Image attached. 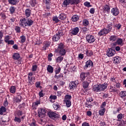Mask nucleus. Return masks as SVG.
<instances>
[{
	"instance_id": "23",
	"label": "nucleus",
	"mask_w": 126,
	"mask_h": 126,
	"mask_svg": "<svg viewBox=\"0 0 126 126\" xmlns=\"http://www.w3.org/2000/svg\"><path fill=\"white\" fill-rule=\"evenodd\" d=\"M114 63H116V64H118L121 63V60H120V57H115L114 58L113 60Z\"/></svg>"
},
{
	"instance_id": "5",
	"label": "nucleus",
	"mask_w": 126,
	"mask_h": 126,
	"mask_svg": "<svg viewBox=\"0 0 126 126\" xmlns=\"http://www.w3.org/2000/svg\"><path fill=\"white\" fill-rule=\"evenodd\" d=\"M46 114V109L44 108H39L38 110V114L39 118H44Z\"/></svg>"
},
{
	"instance_id": "39",
	"label": "nucleus",
	"mask_w": 126,
	"mask_h": 126,
	"mask_svg": "<svg viewBox=\"0 0 126 126\" xmlns=\"http://www.w3.org/2000/svg\"><path fill=\"white\" fill-rule=\"evenodd\" d=\"M118 45H120L121 46H123L124 45V43H123V39L122 38H119L116 41Z\"/></svg>"
},
{
	"instance_id": "24",
	"label": "nucleus",
	"mask_w": 126,
	"mask_h": 126,
	"mask_svg": "<svg viewBox=\"0 0 126 126\" xmlns=\"http://www.w3.org/2000/svg\"><path fill=\"white\" fill-rule=\"evenodd\" d=\"M58 51H59V53L61 56H65V54H66V50H65V49H60Z\"/></svg>"
},
{
	"instance_id": "1",
	"label": "nucleus",
	"mask_w": 126,
	"mask_h": 126,
	"mask_svg": "<svg viewBox=\"0 0 126 126\" xmlns=\"http://www.w3.org/2000/svg\"><path fill=\"white\" fill-rule=\"evenodd\" d=\"M33 23H34V21L32 20L31 19H29L28 18H23L20 20L19 25L22 26V27H30L33 25Z\"/></svg>"
},
{
	"instance_id": "2",
	"label": "nucleus",
	"mask_w": 126,
	"mask_h": 126,
	"mask_svg": "<svg viewBox=\"0 0 126 126\" xmlns=\"http://www.w3.org/2000/svg\"><path fill=\"white\" fill-rule=\"evenodd\" d=\"M48 116L50 119H59L60 115L57 114V112L49 111L48 113Z\"/></svg>"
},
{
	"instance_id": "28",
	"label": "nucleus",
	"mask_w": 126,
	"mask_h": 126,
	"mask_svg": "<svg viewBox=\"0 0 126 126\" xmlns=\"http://www.w3.org/2000/svg\"><path fill=\"white\" fill-rule=\"evenodd\" d=\"M59 18L61 20H64L66 18V15L63 13H61L60 14Z\"/></svg>"
},
{
	"instance_id": "59",
	"label": "nucleus",
	"mask_w": 126,
	"mask_h": 126,
	"mask_svg": "<svg viewBox=\"0 0 126 126\" xmlns=\"http://www.w3.org/2000/svg\"><path fill=\"white\" fill-rule=\"evenodd\" d=\"M40 85H41L40 82H37L35 83V86L36 88H41V86Z\"/></svg>"
},
{
	"instance_id": "35",
	"label": "nucleus",
	"mask_w": 126,
	"mask_h": 126,
	"mask_svg": "<svg viewBox=\"0 0 126 126\" xmlns=\"http://www.w3.org/2000/svg\"><path fill=\"white\" fill-rule=\"evenodd\" d=\"M89 30V29L86 27L81 28V31L83 33V34H86V33H87V31H88Z\"/></svg>"
},
{
	"instance_id": "16",
	"label": "nucleus",
	"mask_w": 126,
	"mask_h": 126,
	"mask_svg": "<svg viewBox=\"0 0 126 126\" xmlns=\"http://www.w3.org/2000/svg\"><path fill=\"white\" fill-rule=\"evenodd\" d=\"M100 88V91H104L105 89H107V88L108 87V84L107 83H104L103 84H99Z\"/></svg>"
},
{
	"instance_id": "32",
	"label": "nucleus",
	"mask_w": 126,
	"mask_h": 126,
	"mask_svg": "<svg viewBox=\"0 0 126 126\" xmlns=\"http://www.w3.org/2000/svg\"><path fill=\"white\" fill-rule=\"evenodd\" d=\"M53 106L54 110H56V111H58V109L61 108V106H60V104L58 103L53 104Z\"/></svg>"
},
{
	"instance_id": "40",
	"label": "nucleus",
	"mask_w": 126,
	"mask_h": 126,
	"mask_svg": "<svg viewBox=\"0 0 126 126\" xmlns=\"http://www.w3.org/2000/svg\"><path fill=\"white\" fill-rule=\"evenodd\" d=\"M124 116V114L120 113L119 114H118V115L117 116V118L118 119V122H121V121H122V119H123V117Z\"/></svg>"
},
{
	"instance_id": "60",
	"label": "nucleus",
	"mask_w": 126,
	"mask_h": 126,
	"mask_svg": "<svg viewBox=\"0 0 126 126\" xmlns=\"http://www.w3.org/2000/svg\"><path fill=\"white\" fill-rule=\"evenodd\" d=\"M37 65H33L32 67V71H36L37 70Z\"/></svg>"
},
{
	"instance_id": "20",
	"label": "nucleus",
	"mask_w": 126,
	"mask_h": 126,
	"mask_svg": "<svg viewBox=\"0 0 126 126\" xmlns=\"http://www.w3.org/2000/svg\"><path fill=\"white\" fill-rule=\"evenodd\" d=\"M85 52L86 55L88 57H92V56H93V51H92V50H88V49H86Z\"/></svg>"
},
{
	"instance_id": "12",
	"label": "nucleus",
	"mask_w": 126,
	"mask_h": 126,
	"mask_svg": "<svg viewBox=\"0 0 126 126\" xmlns=\"http://www.w3.org/2000/svg\"><path fill=\"white\" fill-rule=\"evenodd\" d=\"M51 45V42L49 41L44 42L43 43V46L42 47V50H46L47 48H49Z\"/></svg>"
},
{
	"instance_id": "13",
	"label": "nucleus",
	"mask_w": 126,
	"mask_h": 126,
	"mask_svg": "<svg viewBox=\"0 0 126 126\" xmlns=\"http://www.w3.org/2000/svg\"><path fill=\"white\" fill-rule=\"evenodd\" d=\"M93 91H94V92H100V91H101L100 85H95L94 86Z\"/></svg>"
},
{
	"instance_id": "62",
	"label": "nucleus",
	"mask_w": 126,
	"mask_h": 126,
	"mask_svg": "<svg viewBox=\"0 0 126 126\" xmlns=\"http://www.w3.org/2000/svg\"><path fill=\"white\" fill-rule=\"evenodd\" d=\"M17 116H18V117H21V116H22V111L19 110L17 113Z\"/></svg>"
},
{
	"instance_id": "42",
	"label": "nucleus",
	"mask_w": 126,
	"mask_h": 126,
	"mask_svg": "<svg viewBox=\"0 0 126 126\" xmlns=\"http://www.w3.org/2000/svg\"><path fill=\"white\" fill-rule=\"evenodd\" d=\"M106 109L105 108H102L99 111V114L100 116H104L105 114V110Z\"/></svg>"
},
{
	"instance_id": "11",
	"label": "nucleus",
	"mask_w": 126,
	"mask_h": 126,
	"mask_svg": "<svg viewBox=\"0 0 126 126\" xmlns=\"http://www.w3.org/2000/svg\"><path fill=\"white\" fill-rule=\"evenodd\" d=\"M108 33L109 32H108V31H107V29L104 28L98 32V35L103 36L104 35H107Z\"/></svg>"
},
{
	"instance_id": "15",
	"label": "nucleus",
	"mask_w": 126,
	"mask_h": 126,
	"mask_svg": "<svg viewBox=\"0 0 126 126\" xmlns=\"http://www.w3.org/2000/svg\"><path fill=\"white\" fill-rule=\"evenodd\" d=\"M110 6L108 5H105L104 6L103 8V12L104 13H110Z\"/></svg>"
},
{
	"instance_id": "30",
	"label": "nucleus",
	"mask_w": 126,
	"mask_h": 126,
	"mask_svg": "<svg viewBox=\"0 0 126 126\" xmlns=\"http://www.w3.org/2000/svg\"><path fill=\"white\" fill-rule=\"evenodd\" d=\"M63 61V57L62 55L58 57L56 60L57 63H61Z\"/></svg>"
},
{
	"instance_id": "9",
	"label": "nucleus",
	"mask_w": 126,
	"mask_h": 126,
	"mask_svg": "<svg viewBox=\"0 0 126 126\" xmlns=\"http://www.w3.org/2000/svg\"><path fill=\"white\" fill-rule=\"evenodd\" d=\"M83 82L82 86L84 88V90H86L87 88H88V86H89V84L91 82V81L89 80V82H87V81H82Z\"/></svg>"
},
{
	"instance_id": "22",
	"label": "nucleus",
	"mask_w": 126,
	"mask_h": 126,
	"mask_svg": "<svg viewBox=\"0 0 126 126\" xmlns=\"http://www.w3.org/2000/svg\"><path fill=\"white\" fill-rule=\"evenodd\" d=\"M12 58L13 60L17 61V60H19V58H20V55H19V53H14Z\"/></svg>"
},
{
	"instance_id": "26",
	"label": "nucleus",
	"mask_w": 126,
	"mask_h": 126,
	"mask_svg": "<svg viewBox=\"0 0 126 126\" xmlns=\"http://www.w3.org/2000/svg\"><path fill=\"white\" fill-rule=\"evenodd\" d=\"M47 71L49 72V73H53L54 72V67L51 66V65H49L47 68Z\"/></svg>"
},
{
	"instance_id": "7",
	"label": "nucleus",
	"mask_w": 126,
	"mask_h": 126,
	"mask_svg": "<svg viewBox=\"0 0 126 126\" xmlns=\"http://www.w3.org/2000/svg\"><path fill=\"white\" fill-rule=\"evenodd\" d=\"M88 74H89V73H85V72H82L80 74V78L81 81H84L85 80V79L88 76Z\"/></svg>"
},
{
	"instance_id": "29",
	"label": "nucleus",
	"mask_w": 126,
	"mask_h": 126,
	"mask_svg": "<svg viewBox=\"0 0 126 126\" xmlns=\"http://www.w3.org/2000/svg\"><path fill=\"white\" fill-rule=\"evenodd\" d=\"M70 4H78L80 3V0H70Z\"/></svg>"
},
{
	"instance_id": "53",
	"label": "nucleus",
	"mask_w": 126,
	"mask_h": 126,
	"mask_svg": "<svg viewBox=\"0 0 126 126\" xmlns=\"http://www.w3.org/2000/svg\"><path fill=\"white\" fill-rule=\"evenodd\" d=\"M36 3H37L36 0H32L31 1V5H32V6H34L36 5Z\"/></svg>"
},
{
	"instance_id": "27",
	"label": "nucleus",
	"mask_w": 126,
	"mask_h": 126,
	"mask_svg": "<svg viewBox=\"0 0 126 126\" xmlns=\"http://www.w3.org/2000/svg\"><path fill=\"white\" fill-rule=\"evenodd\" d=\"M8 2L9 4H11V5H16L17 0H8Z\"/></svg>"
},
{
	"instance_id": "47",
	"label": "nucleus",
	"mask_w": 126,
	"mask_h": 126,
	"mask_svg": "<svg viewBox=\"0 0 126 126\" xmlns=\"http://www.w3.org/2000/svg\"><path fill=\"white\" fill-rule=\"evenodd\" d=\"M21 40V43H24L25 41H26V37L24 35H22L20 37Z\"/></svg>"
},
{
	"instance_id": "19",
	"label": "nucleus",
	"mask_w": 126,
	"mask_h": 126,
	"mask_svg": "<svg viewBox=\"0 0 126 126\" xmlns=\"http://www.w3.org/2000/svg\"><path fill=\"white\" fill-rule=\"evenodd\" d=\"M21 99H22V97L20 95H18L16 97L13 98V100L16 103H19V102H21Z\"/></svg>"
},
{
	"instance_id": "56",
	"label": "nucleus",
	"mask_w": 126,
	"mask_h": 126,
	"mask_svg": "<svg viewBox=\"0 0 126 126\" xmlns=\"http://www.w3.org/2000/svg\"><path fill=\"white\" fill-rule=\"evenodd\" d=\"M114 27H116V28H117L118 30H120V29H121L122 27V25H121L120 24H116L114 25Z\"/></svg>"
},
{
	"instance_id": "14",
	"label": "nucleus",
	"mask_w": 126,
	"mask_h": 126,
	"mask_svg": "<svg viewBox=\"0 0 126 126\" xmlns=\"http://www.w3.org/2000/svg\"><path fill=\"white\" fill-rule=\"evenodd\" d=\"M78 32H79V28L76 27L71 30V34H72V35H77Z\"/></svg>"
},
{
	"instance_id": "61",
	"label": "nucleus",
	"mask_w": 126,
	"mask_h": 126,
	"mask_svg": "<svg viewBox=\"0 0 126 126\" xmlns=\"http://www.w3.org/2000/svg\"><path fill=\"white\" fill-rule=\"evenodd\" d=\"M61 72V67H59L58 68H56V70H55L56 74H59Z\"/></svg>"
},
{
	"instance_id": "25",
	"label": "nucleus",
	"mask_w": 126,
	"mask_h": 126,
	"mask_svg": "<svg viewBox=\"0 0 126 126\" xmlns=\"http://www.w3.org/2000/svg\"><path fill=\"white\" fill-rule=\"evenodd\" d=\"M25 13L27 17H29L30 15H31V10L29 8L26 9L25 11Z\"/></svg>"
},
{
	"instance_id": "43",
	"label": "nucleus",
	"mask_w": 126,
	"mask_h": 126,
	"mask_svg": "<svg viewBox=\"0 0 126 126\" xmlns=\"http://www.w3.org/2000/svg\"><path fill=\"white\" fill-rule=\"evenodd\" d=\"M107 28V31H108V32L109 33L112 31V29L113 28V25H108Z\"/></svg>"
},
{
	"instance_id": "6",
	"label": "nucleus",
	"mask_w": 126,
	"mask_h": 126,
	"mask_svg": "<svg viewBox=\"0 0 126 126\" xmlns=\"http://www.w3.org/2000/svg\"><path fill=\"white\" fill-rule=\"evenodd\" d=\"M94 66V65L93 64V62H92L91 60L87 61L86 63V65L84 66V69H87L88 67H93Z\"/></svg>"
},
{
	"instance_id": "36",
	"label": "nucleus",
	"mask_w": 126,
	"mask_h": 126,
	"mask_svg": "<svg viewBox=\"0 0 126 126\" xmlns=\"http://www.w3.org/2000/svg\"><path fill=\"white\" fill-rule=\"evenodd\" d=\"M109 41H112L113 42H115L117 41V36L116 35H112L109 38Z\"/></svg>"
},
{
	"instance_id": "50",
	"label": "nucleus",
	"mask_w": 126,
	"mask_h": 126,
	"mask_svg": "<svg viewBox=\"0 0 126 126\" xmlns=\"http://www.w3.org/2000/svg\"><path fill=\"white\" fill-rule=\"evenodd\" d=\"M54 77L55 78H56V79H59V78L63 77V74H61L59 75H58L57 74H55V75L54 76Z\"/></svg>"
},
{
	"instance_id": "57",
	"label": "nucleus",
	"mask_w": 126,
	"mask_h": 126,
	"mask_svg": "<svg viewBox=\"0 0 126 126\" xmlns=\"http://www.w3.org/2000/svg\"><path fill=\"white\" fill-rule=\"evenodd\" d=\"M84 5H85V6H87V7H90L91 6H92L91 5H90V2H88V1H86L84 3Z\"/></svg>"
},
{
	"instance_id": "49",
	"label": "nucleus",
	"mask_w": 126,
	"mask_h": 126,
	"mask_svg": "<svg viewBox=\"0 0 126 126\" xmlns=\"http://www.w3.org/2000/svg\"><path fill=\"white\" fill-rule=\"evenodd\" d=\"M9 10L11 14H13V13H14V11H15V8L13 6H11Z\"/></svg>"
},
{
	"instance_id": "41",
	"label": "nucleus",
	"mask_w": 126,
	"mask_h": 126,
	"mask_svg": "<svg viewBox=\"0 0 126 126\" xmlns=\"http://www.w3.org/2000/svg\"><path fill=\"white\" fill-rule=\"evenodd\" d=\"M28 80H30V81L29 82L30 84H31V85H32V83H31V82H32V81H34V80H35V78L34 77H32L30 78V77L29 76L28 77Z\"/></svg>"
},
{
	"instance_id": "58",
	"label": "nucleus",
	"mask_w": 126,
	"mask_h": 126,
	"mask_svg": "<svg viewBox=\"0 0 126 126\" xmlns=\"http://www.w3.org/2000/svg\"><path fill=\"white\" fill-rule=\"evenodd\" d=\"M0 15L2 19H5L6 18V16H5L4 13H0Z\"/></svg>"
},
{
	"instance_id": "37",
	"label": "nucleus",
	"mask_w": 126,
	"mask_h": 126,
	"mask_svg": "<svg viewBox=\"0 0 126 126\" xmlns=\"http://www.w3.org/2000/svg\"><path fill=\"white\" fill-rule=\"evenodd\" d=\"M121 98H125L126 96V91H121L120 94Z\"/></svg>"
},
{
	"instance_id": "18",
	"label": "nucleus",
	"mask_w": 126,
	"mask_h": 126,
	"mask_svg": "<svg viewBox=\"0 0 126 126\" xmlns=\"http://www.w3.org/2000/svg\"><path fill=\"white\" fill-rule=\"evenodd\" d=\"M61 36L56 33L55 35H54L53 37V40L54 42H58L60 39H61Z\"/></svg>"
},
{
	"instance_id": "54",
	"label": "nucleus",
	"mask_w": 126,
	"mask_h": 126,
	"mask_svg": "<svg viewBox=\"0 0 126 126\" xmlns=\"http://www.w3.org/2000/svg\"><path fill=\"white\" fill-rule=\"evenodd\" d=\"M10 39V37L9 35H6V36H5V38H4V42H5V43H7V42L9 41Z\"/></svg>"
},
{
	"instance_id": "8",
	"label": "nucleus",
	"mask_w": 126,
	"mask_h": 126,
	"mask_svg": "<svg viewBox=\"0 0 126 126\" xmlns=\"http://www.w3.org/2000/svg\"><path fill=\"white\" fill-rule=\"evenodd\" d=\"M111 12L114 16H117L120 14V11L117 7L113 8Z\"/></svg>"
},
{
	"instance_id": "31",
	"label": "nucleus",
	"mask_w": 126,
	"mask_h": 126,
	"mask_svg": "<svg viewBox=\"0 0 126 126\" xmlns=\"http://www.w3.org/2000/svg\"><path fill=\"white\" fill-rule=\"evenodd\" d=\"M76 86V85L75 84V82H71L69 84V87L70 88V89H73L74 88H75Z\"/></svg>"
},
{
	"instance_id": "55",
	"label": "nucleus",
	"mask_w": 126,
	"mask_h": 126,
	"mask_svg": "<svg viewBox=\"0 0 126 126\" xmlns=\"http://www.w3.org/2000/svg\"><path fill=\"white\" fill-rule=\"evenodd\" d=\"M57 34L59 35V36H61V37L62 36H63V30H59V31Z\"/></svg>"
},
{
	"instance_id": "4",
	"label": "nucleus",
	"mask_w": 126,
	"mask_h": 126,
	"mask_svg": "<svg viewBox=\"0 0 126 126\" xmlns=\"http://www.w3.org/2000/svg\"><path fill=\"white\" fill-rule=\"evenodd\" d=\"M86 41L88 42V43H90L91 44V43H94L95 42V37L92 35H88L86 37Z\"/></svg>"
},
{
	"instance_id": "21",
	"label": "nucleus",
	"mask_w": 126,
	"mask_h": 126,
	"mask_svg": "<svg viewBox=\"0 0 126 126\" xmlns=\"http://www.w3.org/2000/svg\"><path fill=\"white\" fill-rule=\"evenodd\" d=\"M70 2V0H64L63 3V7H66Z\"/></svg>"
},
{
	"instance_id": "33",
	"label": "nucleus",
	"mask_w": 126,
	"mask_h": 126,
	"mask_svg": "<svg viewBox=\"0 0 126 126\" xmlns=\"http://www.w3.org/2000/svg\"><path fill=\"white\" fill-rule=\"evenodd\" d=\"M4 112H6V108L3 106H1L0 108V115H3Z\"/></svg>"
},
{
	"instance_id": "34",
	"label": "nucleus",
	"mask_w": 126,
	"mask_h": 126,
	"mask_svg": "<svg viewBox=\"0 0 126 126\" xmlns=\"http://www.w3.org/2000/svg\"><path fill=\"white\" fill-rule=\"evenodd\" d=\"M64 101L66 102V106L67 107V108H69V107L71 106V101H70V100L64 99Z\"/></svg>"
},
{
	"instance_id": "3",
	"label": "nucleus",
	"mask_w": 126,
	"mask_h": 126,
	"mask_svg": "<svg viewBox=\"0 0 126 126\" xmlns=\"http://www.w3.org/2000/svg\"><path fill=\"white\" fill-rule=\"evenodd\" d=\"M116 54V50L113 48H108L107 51V57H113V56L115 55Z\"/></svg>"
},
{
	"instance_id": "52",
	"label": "nucleus",
	"mask_w": 126,
	"mask_h": 126,
	"mask_svg": "<svg viewBox=\"0 0 126 126\" xmlns=\"http://www.w3.org/2000/svg\"><path fill=\"white\" fill-rule=\"evenodd\" d=\"M14 122H17V123H21V119L17 117H15L14 119Z\"/></svg>"
},
{
	"instance_id": "46",
	"label": "nucleus",
	"mask_w": 126,
	"mask_h": 126,
	"mask_svg": "<svg viewBox=\"0 0 126 126\" xmlns=\"http://www.w3.org/2000/svg\"><path fill=\"white\" fill-rule=\"evenodd\" d=\"M89 24V21H88L87 20L85 19L83 21V25L84 26H88Z\"/></svg>"
},
{
	"instance_id": "10",
	"label": "nucleus",
	"mask_w": 126,
	"mask_h": 126,
	"mask_svg": "<svg viewBox=\"0 0 126 126\" xmlns=\"http://www.w3.org/2000/svg\"><path fill=\"white\" fill-rule=\"evenodd\" d=\"M108 33L109 32H108V31H107V29L104 28L98 32V35L103 36L104 35H107Z\"/></svg>"
},
{
	"instance_id": "44",
	"label": "nucleus",
	"mask_w": 126,
	"mask_h": 126,
	"mask_svg": "<svg viewBox=\"0 0 126 126\" xmlns=\"http://www.w3.org/2000/svg\"><path fill=\"white\" fill-rule=\"evenodd\" d=\"M30 126H38V124H36V121L35 119H32V122L30 124Z\"/></svg>"
},
{
	"instance_id": "51",
	"label": "nucleus",
	"mask_w": 126,
	"mask_h": 126,
	"mask_svg": "<svg viewBox=\"0 0 126 126\" xmlns=\"http://www.w3.org/2000/svg\"><path fill=\"white\" fill-rule=\"evenodd\" d=\"M53 21H55L56 23H58V22L60 21V20H59V18H58L57 16L53 17Z\"/></svg>"
},
{
	"instance_id": "48",
	"label": "nucleus",
	"mask_w": 126,
	"mask_h": 126,
	"mask_svg": "<svg viewBox=\"0 0 126 126\" xmlns=\"http://www.w3.org/2000/svg\"><path fill=\"white\" fill-rule=\"evenodd\" d=\"M15 30L16 33H20V32H21V28H20V27H19L18 26L15 27Z\"/></svg>"
},
{
	"instance_id": "38",
	"label": "nucleus",
	"mask_w": 126,
	"mask_h": 126,
	"mask_svg": "<svg viewBox=\"0 0 126 126\" xmlns=\"http://www.w3.org/2000/svg\"><path fill=\"white\" fill-rule=\"evenodd\" d=\"M15 91H16V88H15V86H11L10 89V92L11 93H12L13 94L15 93Z\"/></svg>"
},
{
	"instance_id": "45",
	"label": "nucleus",
	"mask_w": 126,
	"mask_h": 126,
	"mask_svg": "<svg viewBox=\"0 0 126 126\" xmlns=\"http://www.w3.org/2000/svg\"><path fill=\"white\" fill-rule=\"evenodd\" d=\"M64 48V45H63V43H60L58 46V50L63 49Z\"/></svg>"
},
{
	"instance_id": "64",
	"label": "nucleus",
	"mask_w": 126,
	"mask_h": 126,
	"mask_svg": "<svg viewBox=\"0 0 126 126\" xmlns=\"http://www.w3.org/2000/svg\"><path fill=\"white\" fill-rule=\"evenodd\" d=\"M82 126H90V125H89V123L85 122L82 124Z\"/></svg>"
},
{
	"instance_id": "63",
	"label": "nucleus",
	"mask_w": 126,
	"mask_h": 126,
	"mask_svg": "<svg viewBox=\"0 0 126 126\" xmlns=\"http://www.w3.org/2000/svg\"><path fill=\"white\" fill-rule=\"evenodd\" d=\"M8 45H14V41L13 40H9L7 42Z\"/></svg>"
},
{
	"instance_id": "17",
	"label": "nucleus",
	"mask_w": 126,
	"mask_h": 126,
	"mask_svg": "<svg viewBox=\"0 0 126 126\" xmlns=\"http://www.w3.org/2000/svg\"><path fill=\"white\" fill-rule=\"evenodd\" d=\"M71 20L73 22H76L77 21H78V20H79V16L77 15H74L71 17Z\"/></svg>"
}]
</instances>
